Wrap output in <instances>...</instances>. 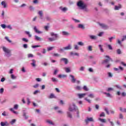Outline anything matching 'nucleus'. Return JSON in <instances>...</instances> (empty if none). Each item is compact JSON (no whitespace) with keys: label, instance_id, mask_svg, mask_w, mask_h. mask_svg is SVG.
Masks as SVG:
<instances>
[{"label":"nucleus","instance_id":"nucleus-1","mask_svg":"<svg viewBox=\"0 0 126 126\" xmlns=\"http://www.w3.org/2000/svg\"><path fill=\"white\" fill-rule=\"evenodd\" d=\"M2 50L5 52L6 57L8 58L11 56V51L9 49L3 46L2 47Z\"/></svg>","mask_w":126,"mask_h":126},{"label":"nucleus","instance_id":"nucleus-2","mask_svg":"<svg viewBox=\"0 0 126 126\" xmlns=\"http://www.w3.org/2000/svg\"><path fill=\"white\" fill-rule=\"evenodd\" d=\"M77 5L79 6V7H81L82 9H84L87 7V5L84 3V2L82 0H80L77 2Z\"/></svg>","mask_w":126,"mask_h":126},{"label":"nucleus","instance_id":"nucleus-3","mask_svg":"<svg viewBox=\"0 0 126 126\" xmlns=\"http://www.w3.org/2000/svg\"><path fill=\"white\" fill-rule=\"evenodd\" d=\"M50 35L51 36H52V37L54 36L55 37V38H49L48 40L49 41H50V42H53L54 41H55V40H57V38H58V34L54 33V32H51L50 33Z\"/></svg>","mask_w":126,"mask_h":126},{"label":"nucleus","instance_id":"nucleus-4","mask_svg":"<svg viewBox=\"0 0 126 126\" xmlns=\"http://www.w3.org/2000/svg\"><path fill=\"white\" fill-rule=\"evenodd\" d=\"M105 58H107V59H105V60L102 62L101 63L102 64H104V63H109L110 61H111V62H113V60H112L111 58H110V56H106Z\"/></svg>","mask_w":126,"mask_h":126},{"label":"nucleus","instance_id":"nucleus-5","mask_svg":"<svg viewBox=\"0 0 126 126\" xmlns=\"http://www.w3.org/2000/svg\"><path fill=\"white\" fill-rule=\"evenodd\" d=\"M76 110H77V107L75 106L74 103L73 104L72 106H71L69 107V111H70V112H72L74 110L76 111Z\"/></svg>","mask_w":126,"mask_h":126},{"label":"nucleus","instance_id":"nucleus-6","mask_svg":"<svg viewBox=\"0 0 126 126\" xmlns=\"http://www.w3.org/2000/svg\"><path fill=\"white\" fill-rule=\"evenodd\" d=\"M60 62H63L65 64H67L68 63V60L66 58H61L60 59Z\"/></svg>","mask_w":126,"mask_h":126},{"label":"nucleus","instance_id":"nucleus-7","mask_svg":"<svg viewBox=\"0 0 126 126\" xmlns=\"http://www.w3.org/2000/svg\"><path fill=\"white\" fill-rule=\"evenodd\" d=\"M89 122H94V120L93 118H87V119L85 120V123H86L87 124H88Z\"/></svg>","mask_w":126,"mask_h":126},{"label":"nucleus","instance_id":"nucleus-8","mask_svg":"<svg viewBox=\"0 0 126 126\" xmlns=\"http://www.w3.org/2000/svg\"><path fill=\"white\" fill-rule=\"evenodd\" d=\"M99 25L104 29H108V26L104 24L99 23Z\"/></svg>","mask_w":126,"mask_h":126},{"label":"nucleus","instance_id":"nucleus-9","mask_svg":"<svg viewBox=\"0 0 126 126\" xmlns=\"http://www.w3.org/2000/svg\"><path fill=\"white\" fill-rule=\"evenodd\" d=\"M62 35L63 36H69L70 33L66 31H63L62 32Z\"/></svg>","mask_w":126,"mask_h":126},{"label":"nucleus","instance_id":"nucleus-10","mask_svg":"<svg viewBox=\"0 0 126 126\" xmlns=\"http://www.w3.org/2000/svg\"><path fill=\"white\" fill-rule=\"evenodd\" d=\"M34 30L35 33H37V34H41L42 33V32H40V31L37 29V27L36 26L34 27Z\"/></svg>","mask_w":126,"mask_h":126},{"label":"nucleus","instance_id":"nucleus-11","mask_svg":"<svg viewBox=\"0 0 126 126\" xmlns=\"http://www.w3.org/2000/svg\"><path fill=\"white\" fill-rule=\"evenodd\" d=\"M1 4L2 6H3V8H5L7 6V5H6V3L5 2V1H2L1 2Z\"/></svg>","mask_w":126,"mask_h":126},{"label":"nucleus","instance_id":"nucleus-12","mask_svg":"<svg viewBox=\"0 0 126 126\" xmlns=\"http://www.w3.org/2000/svg\"><path fill=\"white\" fill-rule=\"evenodd\" d=\"M70 76L72 78L71 82H72V83H75V81H76V79H75V78H74V76L70 75Z\"/></svg>","mask_w":126,"mask_h":126},{"label":"nucleus","instance_id":"nucleus-13","mask_svg":"<svg viewBox=\"0 0 126 126\" xmlns=\"http://www.w3.org/2000/svg\"><path fill=\"white\" fill-rule=\"evenodd\" d=\"M86 95V94H78V96L79 98H80V99H81V98H83L84 96H85Z\"/></svg>","mask_w":126,"mask_h":126},{"label":"nucleus","instance_id":"nucleus-14","mask_svg":"<svg viewBox=\"0 0 126 126\" xmlns=\"http://www.w3.org/2000/svg\"><path fill=\"white\" fill-rule=\"evenodd\" d=\"M38 14L40 16V19H43V11H39Z\"/></svg>","mask_w":126,"mask_h":126},{"label":"nucleus","instance_id":"nucleus-15","mask_svg":"<svg viewBox=\"0 0 126 126\" xmlns=\"http://www.w3.org/2000/svg\"><path fill=\"white\" fill-rule=\"evenodd\" d=\"M120 8H122V5L121 4H119V6H115V10H119Z\"/></svg>","mask_w":126,"mask_h":126},{"label":"nucleus","instance_id":"nucleus-16","mask_svg":"<svg viewBox=\"0 0 126 126\" xmlns=\"http://www.w3.org/2000/svg\"><path fill=\"white\" fill-rule=\"evenodd\" d=\"M32 63H31V64L32 66H36V61H35V60L33 59L32 60Z\"/></svg>","mask_w":126,"mask_h":126},{"label":"nucleus","instance_id":"nucleus-17","mask_svg":"<svg viewBox=\"0 0 126 126\" xmlns=\"http://www.w3.org/2000/svg\"><path fill=\"white\" fill-rule=\"evenodd\" d=\"M64 50H71V45L69 44L67 46L64 48Z\"/></svg>","mask_w":126,"mask_h":126},{"label":"nucleus","instance_id":"nucleus-18","mask_svg":"<svg viewBox=\"0 0 126 126\" xmlns=\"http://www.w3.org/2000/svg\"><path fill=\"white\" fill-rule=\"evenodd\" d=\"M35 39L36 40V41H42L43 39H42L41 37H39V36L35 35Z\"/></svg>","mask_w":126,"mask_h":126},{"label":"nucleus","instance_id":"nucleus-19","mask_svg":"<svg viewBox=\"0 0 126 126\" xmlns=\"http://www.w3.org/2000/svg\"><path fill=\"white\" fill-rule=\"evenodd\" d=\"M70 55H71V56H76L77 57L79 56V54H78L77 53L71 52Z\"/></svg>","mask_w":126,"mask_h":126},{"label":"nucleus","instance_id":"nucleus-20","mask_svg":"<svg viewBox=\"0 0 126 126\" xmlns=\"http://www.w3.org/2000/svg\"><path fill=\"white\" fill-rule=\"evenodd\" d=\"M0 125L1 126H8V124L7 123V122H1Z\"/></svg>","mask_w":126,"mask_h":126},{"label":"nucleus","instance_id":"nucleus-21","mask_svg":"<svg viewBox=\"0 0 126 126\" xmlns=\"http://www.w3.org/2000/svg\"><path fill=\"white\" fill-rule=\"evenodd\" d=\"M90 37L92 39V40H96V39H97V36L95 35H90Z\"/></svg>","mask_w":126,"mask_h":126},{"label":"nucleus","instance_id":"nucleus-22","mask_svg":"<svg viewBox=\"0 0 126 126\" xmlns=\"http://www.w3.org/2000/svg\"><path fill=\"white\" fill-rule=\"evenodd\" d=\"M98 120H99L101 123H106V119H102V118H98Z\"/></svg>","mask_w":126,"mask_h":126},{"label":"nucleus","instance_id":"nucleus-23","mask_svg":"<svg viewBox=\"0 0 126 126\" xmlns=\"http://www.w3.org/2000/svg\"><path fill=\"white\" fill-rule=\"evenodd\" d=\"M78 28H81L82 29H85V27L82 24H79L78 26Z\"/></svg>","mask_w":126,"mask_h":126},{"label":"nucleus","instance_id":"nucleus-24","mask_svg":"<svg viewBox=\"0 0 126 126\" xmlns=\"http://www.w3.org/2000/svg\"><path fill=\"white\" fill-rule=\"evenodd\" d=\"M83 89L85 91H89V89H88V88L87 87V86H84Z\"/></svg>","mask_w":126,"mask_h":126},{"label":"nucleus","instance_id":"nucleus-25","mask_svg":"<svg viewBox=\"0 0 126 126\" xmlns=\"http://www.w3.org/2000/svg\"><path fill=\"white\" fill-rule=\"evenodd\" d=\"M98 47L99 48V49H100V51L102 52V53H103L104 52V49H103V48L102 47V45H98Z\"/></svg>","mask_w":126,"mask_h":126},{"label":"nucleus","instance_id":"nucleus-26","mask_svg":"<svg viewBox=\"0 0 126 126\" xmlns=\"http://www.w3.org/2000/svg\"><path fill=\"white\" fill-rule=\"evenodd\" d=\"M60 9L62 10V11H64V12L66 11V10H67V8L65 7L63 8L62 7H60Z\"/></svg>","mask_w":126,"mask_h":126},{"label":"nucleus","instance_id":"nucleus-27","mask_svg":"<svg viewBox=\"0 0 126 126\" xmlns=\"http://www.w3.org/2000/svg\"><path fill=\"white\" fill-rule=\"evenodd\" d=\"M10 111H11V112H13V113H14V114H15L16 115H17L18 114L17 112L14 111L13 108H10Z\"/></svg>","mask_w":126,"mask_h":126},{"label":"nucleus","instance_id":"nucleus-28","mask_svg":"<svg viewBox=\"0 0 126 126\" xmlns=\"http://www.w3.org/2000/svg\"><path fill=\"white\" fill-rule=\"evenodd\" d=\"M75 89L76 90H78L79 91H80V90H81V87L79 86H77L75 87Z\"/></svg>","mask_w":126,"mask_h":126},{"label":"nucleus","instance_id":"nucleus-29","mask_svg":"<svg viewBox=\"0 0 126 126\" xmlns=\"http://www.w3.org/2000/svg\"><path fill=\"white\" fill-rule=\"evenodd\" d=\"M15 122H16V120H15V119H13V120L10 122L11 125H14Z\"/></svg>","mask_w":126,"mask_h":126},{"label":"nucleus","instance_id":"nucleus-30","mask_svg":"<svg viewBox=\"0 0 126 126\" xmlns=\"http://www.w3.org/2000/svg\"><path fill=\"white\" fill-rule=\"evenodd\" d=\"M55 47H49L47 48V51H52V50H53V49H54Z\"/></svg>","mask_w":126,"mask_h":126},{"label":"nucleus","instance_id":"nucleus-31","mask_svg":"<svg viewBox=\"0 0 126 126\" xmlns=\"http://www.w3.org/2000/svg\"><path fill=\"white\" fill-rule=\"evenodd\" d=\"M49 98L52 99L53 98H56V96H55V95L53 94H50Z\"/></svg>","mask_w":126,"mask_h":126},{"label":"nucleus","instance_id":"nucleus-32","mask_svg":"<svg viewBox=\"0 0 126 126\" xmlns=\"http://www.w3.org/2000/svg\"><path fill=\"white\" fill-rule=\"evenodd\" d=\"M78 45H79V46H84V43H83V42H82V41H80L78 42Z\"/></svg>","mask_w":126,"mask_h":126},{"label":"nucleus","instance_id":"nucleus-33","mask_svg":"<svg viewBox=\"0 0 126 126\" xmlns=\"http://www.w3.org/2000/svg\"><path fill=\"white\" fill-rule=\"evenodd\" d=\"M47 123H48V124H50V125H51L52 126H54V123H53V122L51 121H47Z\"/></svg>","mask_w":126,"mask_h":126},{"label":"nucleus","instance_id":"nucleus-34","mask_svg":"<svg viewBox=\"0 0 126 126\" xmlns=\"http://www.w3.org/2000/svg\"><path fill=\"white\" fill-rule=\"evenodd\" d=\"M65 72L67 73L70 72V69H69V68H68V67L66 68Z\"/></svg>","mask_w":126,"mask_h":126},{"label":"nucleus","instance_id":"nucleus-35","mask_svg":"<svg viewBox=\"0 0 126 126\" xmlns=\"http://www.w3.org/2000/svg\"><path fill=\"white\" fill-rule=\"evenodd\" d=\"M105 113H104V112H102L100 114V115H99V117H105Z\"/></svg>","mask_w":126,"mask_h":126},{"label":"nucleus","instance_id":"nucleus-36","mask_svg":"<svg viewBox=\"0 0 126 126\" xmlns=\"http://www.w3.org/2000/svg\"><path fill=\"white\" fill-rule=\"evenodd\" d=\"M52 81H53V82H58V80H57V79L55 78H52L51 79Z\"/></svg>","mask_w":126,"mask_h":126},{"label":"nucleus","instance_id":"nucleus-37","mask_svg":"<svg viewBox=\"0 0 126 126\" xmlns=\"http://www.w3.org/2000/svg\"><path fill=\"white\" fill-rule=\"evenodd\" d=\"M5 39H6V40L9 42V43H11V40H9V38H8V37L6 36L5 37Z\"/></svg>","mask_w":126,"mask_h":126},{"label":"nucleus","instance_id":"nucleus-38","mask_svg":"<svg viewBox=\"0 0 126 126\" xmlns=\"http://www.w3.org/2000/svg\"><path fill=\"white\" fill-rule=\"evenodd\" d=\"M67 116L69 117V118H72V116L71 115V114H70V113L69 112H67Z\"/></svg>","mask_w":126,"mask_h":126},{"label":"nucleus","instance_id":"nucleus-39","mask_svg":"<svg viewBox=\"0 0 126 126\" xmlns=\"http://www.w3.org/2000/svg\"><path fill=\"white\" fill-rule=\"evenodd\" d=\"M117 53L118 55H121V54H122V51H121V49H118L117 50Z\"/></svg>","mask_w":126,"mask_h":126},{"label":"nucleus","instance_id":"nucleus-40","mask_svg":"<svg viewBox=\"0 0 126 126\" xmlns=\"http://www.w3.org/2000/svg\"><path fill=\"white\" fill-rule=\"evenodd\" d=\"M85 100H86V101L88 103H91V100L89 99L87 97L85 98Z\"/></svg>","mask_w":126,"mask_h":126},{"label":"nucleus","instance_id":"nucleus-41","mask_svg":"<svg viewBox=\"0 0 126 126\" xmlns=\"http://www.w3.org/2000/svg\"><path fill=\"white\" fill-rule=\"evenodd\" d=\"M11 78H12V79H16V77L15 76H14V75L11 74Z\"/></svg>","mask_w":126,"mask_h":126},{"label":"nucleus","instance_id":"nucleus-42","mask_svg":"<svg viewBox=\"0 0 126 126\" xmlns=\"http://www.w3.org/2000/svg\"><path fill=\"white\" fill-rule=\"evenodd\" d=\"M22 40H23L24 42H26L27 43L29 42L28 39H27L26 38H22Z\"/></svg>","mask_w":126,"mask_h":126},{"label":"nucleus","instance_id":"nucleus-43","mask_svg":"<svg viewBox=\"0 0 126 126\" xmlns=\"http://www.w3.org/2000/svg\"><path fill=\"white\" fill-rule=\"evenodd\" d=\"M115 38H116V37L115 36H113V37H111L109 38V41L110 42V43H111L112 40L113 39H115Z\"/></svg>","mask_w":126,"mask_h":126},{"label":"nucleus","instance_id":"nucleus-44","mask_svg":"<svg viewBox=\"0 0 126 126\" xmlns=\"http://www.w3.org/2000/svg\"><path fill=\"white\" fill-rule=\"evenodd\" d=\"M107 47L109 50H113V47H112V46L110 44H108L107 45Z\"/></svg>","mask_w":126,"mask_h":126},{"label":"nucleus","instance_id":"nucleus-45","mask_svg":"<svg viewBox=\"0 0 126 126\" xmlns=\"http://www.w3.org/2000/svg\"><path fill=\"white\" fill-rule=\"evenodd\" d=\"M40 45H34V46H32V47L33 48V49H35V48H39L40 47Z\"/></svg>","mask_w":126,"mask_h":126},{"label":"nucleus","instance_id":"nucleus-46","mask_svg":"<svg viewBox=\"0 0 126 126\" xmlns=\"http://www.w3.org/2000/svg\"><path fill=\"white\" fill-rule=\"evenodd\" d=\"M28 58H33V57H34V56L32 54H28Z\"/></svg>","mask_w":126,"mask_h":126},{"label":"nucleus","instance_id":"nucleus-47","mask_svg":"<svg viewBox=\"0 0 126 126\" xmlns=\"http://www.w3.org/2000/svg\"><path fill=\"white\" fill-rule=\"evenodd\" d=\"M26 33L29 35V37H31L32 35L30 34V32H26Z\"/></svg>","mask_w":126,"mask_h":126},{"label":"nucleus","instance_id":"nucleus-48","mask_svg":"<svg viewBox=\"0 0 126 126\" xmlns=\"http://www.w3.org/2000/svg\"><path fill=\"white\" fill-rule=\"evenodd\" d=\"M14 109H15V110H17V109H18V105L15 104L14 106Z\"/></svg>","mask_w":126,"mask_h":126},{"label":"nucleus","instance_id":"nucleus-49","mask_svg":"<svg viewBox=\"0 0 126 126\" xmlns=\"http://www.w3.org/2000/svg\"><path fill=\"white\" fill-rule=\"evenodd\" d=\"M88 51H92V46H89L88 48Z\"/></svg>","mask_w":126,"mask_h":126},{"label":"nucleus","instance_id":"nucleus-50","mask_svg":"<svg viewBox=\"0 0 126 126\" xmlns=\"http://www.w3.org/2000/svg\"><path fill=\"white\" fill-rule=\"evenodd\" d=\"M113 90H114V89H113V88H109L107 89V91H108V92H110V91H113Z\"/></svg>","mask_w":126,"mask_h":126},{"label":"nucleus","instance_id":"nucleus-51","mask_svg":"<svg viewBox=\"0 0 126 126\" xmlns=\"http://www.w3.org/2000/svg\"><path fill=\"white\" fill-rule=\"evenodd\" d=\"M73 20H74V21H75L76 23H79V22H80V21L77 19H73Z\"/></svg>","mask_w":126,"mask_h":126},{"label":"nucleus","instance_id":"nucleus-52","mask_svg":"<svg viewBox=\"0 0 126 126\" xmlns=\"http://www.w3.org/2000/svg\"><path fill=\"white\" fill-rule=\"evenodd\" d=\"M54 57H60V54H58V53H54L53 54Z\"/></svg>","mask_w":126,"mask_h":126},{"label":"nucleus","instance_id":"nucleus-53","mask_svg":"<svg viewBox=\"0 0 126 126\" xmlns=\"http://www.w3.org/2000/svg\"><path fill=\"white\" fill-rule=\"evenodd\" d=\"M1 27L3 28V29H5L6 28V26H5V24H2L1 25Z\"/></svg>","mask_w":126,"mask_h":126},{"label":"nucleus","instance_id":"nucleus-54","mask_svg":"<svg viewBox=\"0 0 126 126\" xmlns=\"http://www.w3.org/2000/svg\"><path fill=\"white\" fill-rule=\"evenodd\" d=\"M74 47L75 50H78L79 47H78V46L77 45H74Z\"/></svg>","mask_w":126,"mask_h":126},{"label":"nucleus","instance_id":"nucleus-55","mask_svg":"<svg viewBox=\"0 0 126 126\" xmlns=\"http://www.w3.org/2000/svg\"><path fill=\"white\" fill-rule=\"evenodd\" d=\"M33 88H38L39 87V84H36V85L33 86Z\"/></svg>","mask_w":126,"mask_h":126},{"label":"nucleus","instance_id":"nucleus-56","mask_svg":"<svg viewBox=\"0 0 126 126\" xmlns=\"http://www.w3.org/2000/svg\"><path fill=\"white\" fill-rule=\"evenodd\" d=\"M105 111L107 115H109V111L108 110V108H105Z\"/></svg>","mask_w":126,"mask_h":126},{"label":"nucleus","instance_id":"nucleus-57","mask_svg":"<svg viewBox=\"0 0 126 126\" xmlns=\"http://www.w3.org/2000/svg\"><path fill=\"white\" fill-rule=\"evenodd\" d=\"M88 97L90 98H94V95L93 94H90L88 95Z\"/></svg>","mask_w":126,"mask_h":126},{"label":"nucleus","instance_id":"nucleus-58","mask_svg":"<svg viewBox=\"0 0 126 126\" xmlns=\"http://www.w3.org/2000/svg\"><path fill=\"white\" fill-rule=\"evenodd\" d=\"M23 47L25 48V49H27V48H28V45L26 44H25L23 45Z\"/></svg>","mask_w":126,"mask_h":126},{"label":"nucleus","instance_id":"nucleus-59","mask_svg":"<svg viewBox=\"0 0 126 126\" xmlns=\"http://www.w3.org/2000/svg\"><path fill=\"white\" fill-rule=\"evenodd\" d=\"M2 116H7V114H6V112H5V111H4L2 113Z\"/></svg>","mask_w":126,"mask_h":126},{"label":"nucleus","instance_id":"nucleus-60","mask_svg":"<svg viewBox=\"0 0 126 126\" xmlns=\"http://www.w3.org/2000/svg\"><path fill=\"white\" fill-rule=\"evenodd\" d=\"M104 94L107 95V97H111V94L109 93H104Z\"/></svg>","mask_w":126,"mask_h":126},{"label":"nucleus","instance_id":"nucleus-61","mask_svg":"<svg viewBox=\"0 0 126 126\" xmlns=\"http://www.w3.org/2000/svg\"><path fill=\"white\" fill-rule=\"evenodd\" d=\"M23 116H24V117H25V119H28V116H26V113H24Z\"/></svg>","mask_w":126,"mask_h":126},{"label":"nucleus","instance_id":"nucleus-62","mask_svg":"<svg viewBox=\"0 0 126 126\" xmlns=\"http://www.w3.org/2000/svg\"><path fill=\"white\" fill-rule=\"evenodd\" d=\"M109 77H112L113 75H112V73L111 72H108V73Z\"/></svg>","mask_w":126,"mask_h":126},{"label":"nucleus","instance_id":"nucleus-63","mask_svg":"<svg viewBox=\"0 0 126 126\" xmlns=\"http://www.w3.org/2000/svg\"><path fill=\"white\" fill-rule=\"evenodd\" d=\"M119 69L121 70V71H123L124 70V68L122 66H119Z\"/></svg>","mask_w":126,"mask_h":126},{"label":"nucleus","instance_id":"nucleus-64","mask_svg":"<svg viewBox=\"0 0 126 126\" xmlns=\"http://www.w3.org/2000/svg\"><path fill=\"white\" fill-rule=\"evenodd\" d=\"M95 109H96V110L99 109V105L98 104L95 105Z\"/></svg>","mask_w":126,"mask_h":126}]
</instances>
